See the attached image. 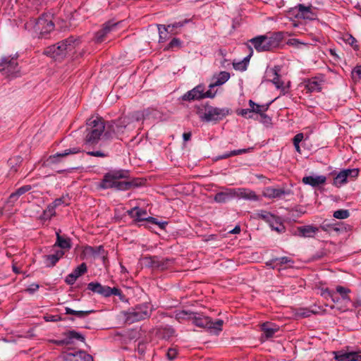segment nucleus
<instances>
[{"label": "nucleus", "instance_id": "1", "mask_svg": "<svg viewBox=\"0 0 361 361\" xmlns=\"http://www.w3.org/2000/svg\"><path fill=\"white\" fill-rule=\"evenodd\" d=\"M130 171L119 169L111 170L106 173L98 184V188L104 190L114 189L118 191L129 190L141 186L143 181L140 178L129 179Z\"/></svg>", "mask_w": 361, "mask_h": 361}, {"label": "nucleus", "instance_id": "2", "mask_svg": "<svg viewBox=\"0 0 361 361\" xmlns=\"http://www.w3.org/2000/svg\"><path fill=\"white\" fill-rule=\"evenodd\" d=\"M284 38L283 32H276L264 35H258L249 42L258 52L269 51L279 47Z\"/></svg>", "mask_w": 361, "mask_h": 361}, {"label": "nucleus", "instance_id": "3", "mask_svg": "<svg viewBox=\"0 0 361 361\" xmlns=\"http://www.w3.org/2000/svg\"><path fill=\"white\" fill-rule=\"evenodd\" d=\"M106 129L104 121L102 117H91L86 122L84 143L86 145H95L98 143Z\"/></svg>", "mask_w": 361, "mask_h": 361}, {"label": "nucleus", "instance_id": "4", "mask_svg": "<svg viewBox=\"0 0 361 361\" xmlns=\"http://www.w3.org/2000/svg\"><path fill=\"white\" fill-rule=\"evenodd\" d=\"M79 44V40L73 36L63 39L58 43L47 47L43 54L55 60L63 59L68 51H71Z\"/></svg>", "mask_w": 361, "mask_h": 361}, {"label": "nucleus", "instance_id": "5", "mask_svg": "<svg viewBox=\"0 0 361 361\" xmlns=\"http://www.w3.org/2000/svg\"><path fill=\"white\" fill-rule=\"evenodd\" d=\"M181 314L188 315V319L192 320V324L200 328L207 329L211 333L219 334L222 331L224 321L222 319H217L213 322L209 317L204 316L202 314L192 312L182 311Z\"/></svg>", "mask_w": 361, "mask_h": 361}, {"label": "nucleus", "instance_id": "6", "mask_svg": "<svg viewBox=\"0 0 361 361\" xmlns=\"http://www.w3.org/2000/svg\"><path fill=\"white\" fill-rule=\"evenodd\" d=\"M54 23L50 14L44 13L37 19L30 18L25 24V29H33L36 33H39L42 37H45L54 29Z\"/></svg>", "mask_w": 361, "mask_h": 361}, {"label": "nucleus", "instance_id": "7", "mask_svg": "<svg viewBox=\"0 0 361 361\" xmlns=\"http://www.w3.org/2000/svg\"><path fill=\"white\" fill-rule=\"evenodd\" d=\"M130 123V119L128 116H122L117 120L108 122L104 133V137L106 139H111L114 137H118L119 135L124 133Z\"/></svg>", "mask_w": 361, "mask_h": 361}, {"label": "nucleus", "instance_id": "8", "mask_svg": "<svg viewBox=\"0 0 361 361\" xmlns=\"http://www.w3.org/2000/svg\"><path fill=\"white\" fill-rule=\"evenodd\" d=\"M231 114V109L228 107L218 108L205 104L204 113L200 116L201 121L205 122H217L223 120Z\"/></svg>", "mask_w": 361, "mask_h": 361}, {"label": "nucleus", "instance_id": "9", "mask_svg": "<svg viewBox=\"0 0 361 361\" xmlns=\"http://www.w3.org/2000/svg\"><path fill=\"white\" fill-rule=\"evenodd\" d=\"M87 289L104 298H109L111 295H116L118 296L121 301H125L126 300V295L123 293L120 288L116 287L111 288L108 286H103L97 281H92L89 283L87 284Z\"/></svg>", "mask_w": 361, "mask_h": 361}, {"label": "nucleus", "instance_id": "10", "mask_svg": "<svg viewBox=\"0 0 361 361\" xmlns=\"http://www.w3.org/2000/svg\"><path fill=\"white\" fill-rule=\"evenodd\" d=\"M152 312V307L149 302L136 305L127 313V319L130 322H136L149 318Z\"/></svg>", "mask_w": 361, "mask_h": 361}, {"label": "nucleus", "instance_id": "11", "mask_svg": "<svg viewBox=\"0 0 361 361\" xmlns=\"http://www.w3.org/2000/svg\"><path fill=\"white\" fill-rule=\"evenodd\" d=\"M20 68L18 56H3L0 59V72L6 77H16Z\"/></svg>", "mask_w": 361, "mask_h": 361}, {"label": "nucleus", "instance_id": "12", "mask_svg": "<svg viewBox=\"0 0 361 361\" xmlns=\"http://www.w3.org/2000/svg\"><path fill=\"white\" fill-rule=\"evenodd\" d=\"M75 341L84 343L85 336L75 330L67 331L63 334V338L59 340H52L51 342L59 346L67 345L74 343Z\"/></svg>", "mask_w": 361, "mask_h": 361}, {"label": "nucleus", "instance_id": "13", "mask_svg": "<svg viewBox=\"0 0 361 361\" xmlns=\"http://www.w3.org/2000/svg\"><path fill=\"white\" fill-rule=\"evenodd\" d=\"M295 14L296 18H302L304 20H314L317 18V13L312 9V6H306L304 4H298L293 10Z\"/></svg>", "mask_w": 361, "mask_h": 361}, {"label": "nucleus", "instance_id": "14", "mask_svg": "<svg viewBox=\"0 0 361 361\" xmlns=\"http://www.w3.org/2000/svg\"><path fill=\"white\" fill-rule=\"evenodd\" d=\"M325 82L324 75L319 74L305 81V89L310 92H321L322 85Z\"/></svg>", "mask_w": 361, "mask_h": 361}, {"label": "nucleus", "instance_id": "15", "mask_svg": "<svg viewBox=\"0 0 361 361\" xmlns=\"http://www.w3.org/2000/svg\"><path fill=\"white\" fill-rule=\"evenodd\" d=\"M118 23H113L112 21H108L105 23L102 28L95 33V40L97 43L104 42L109 33L116 30Z\"/></svg>", "mask_w": 361, "mask_h": 361}, {"label": "nucleus", "instance_id": "16", "mask_svg": "<svg viewBox=\"0 0 361 361\" xmlns=\"http://www.w3.org/2000/svg\"><path fill=\"white\" fill-rule=\"evenodd\" d=\"M203 90H204V85L200 84L185 93L181 97L182 100L191 102L202 99Z\"/></svg>", "mask_w": 361, "mask_h": 361}, {"label": "nucleus", "instance_id": "17", "mask_svg": "<svg viewBox=\"0 0 361 361\" xmlns=\"http://www.w3.org/2000/svg\"><path fill=\"white\" fill-rule=\"evenodd\" d=\"M80 147H73L65 149L63 152H58L55 154L50 155L47 159L48 164H56L61 161V158L66 157L71 154H75L81 152Z\"/></svg>", "mask_w": 361, "mask_h": 361}, {"label": "nucleus", "instance_id": "18", "mask_svg": "<svg viewBox=\"0 0 361 361\" xmlns=\"http://www.w3.org/2000/svg\"><path fill=\"white\" fill-rule=\"evenodd\" d=\"M234 190V197L242 198L246 200L251 201H259L260 197L256 194V192L249 188H233Z\"/></svg>", "mask_w": 361, "mask_h": 361}, {"label": "nucleus", "instance_id": "19", "mask_svg": "<svg viewBox=\"0 0 361 361\" xmlns=\"http://www.w3.org/2000/svg\"><path fill=\"white\" fill-rule=\"evenodd\" d=\"M290 190L284 188H275L267 187L263 191V195L270 199L281 198L284 195H290Z\"/></svg>", "mask_w": 361, "mask_h": 361}, {"label": "nucleus", "instance_id": "20", "mask_svg": "<svg viewBox=\"0 0 361 361\" xmlns=\"http://www.w3.org/2000/svg\"><path fill=\"white\" fill-rule=\"evenodd\" d=\"M326 181V177L324 176H307L302 179V182L305 185H309L313 188L324 185Z\"/></svg>", "mask_w": 361, "mask_h": 361}, {"label": "nucleus", "instance_id": "21", "mask_svg": "<svg viewBox=\"0 0 361 361\" xmlns=\"http://www.w3.org/2000/svg\"><path fill=\"white\" fill-rule=\"evenodd\" d=\"M261 330L263 331L266 339H269L273 338L274 334L279 331V326L274 323L267 322L261 325Z\"/></svg>", "mask_w": 361, "mask_h": 361}, {"label": "nucleus", "instance_id": "22", "mask_svg": "<svg viewBox=\"0 0 361 361\" xmlns=\"http://www.w3.org/2000/svg\"><path fill=\"white\" fill-rule=\"evenodd\" d=\"M65 252L61 250L55 251L54 254L44 255V259L47 267H53L63 257Z\"/></svg>", "mask_w": 361, "mask_h": 361}, {"label": "nucleus", "instance_id": "23", "mask_svg": "<svg viewBox=\"0 0 361 361\" xmlns=\"http://www.w3.org/2000/svg\"><path fill=\"white\" fill-rule=\"evenodd\" d=\"M84 253L85 255L97 257L101 255L104 260L106 258V252L104 249L103 245H99L97 247H92L90 245H87L85 247Z\"/></svg>", "mask_w": 361, "mask_h": 361}, {"label": "nucleus", "instance_id": "24", "mask_svg": "<svg viewBox=\"0 0 361 361\" xmlns=\"http://www.w3.org/2000/svg\"><path fill=\"white\" fill-rule=\"evenodd\" d=\"M319 228L312 225L302 226L297 228L298 235L303 238H313Z\"/></svg>", "mask_w": 361, "mask_h": 361}, {"label": "nucleus", "instance_id": "25", "mask_svg": "<svg viewBox=\"0 0 361 361\" xmlns=\"http://www.w3.org/2000/svg\"><path fill=\"white\" fill-rule=\"evenodd\" d=\"M233 188H228L224 192H217L214 196V201L218 203H225L234 198Z\"/></svg>", "mask_w": 361, "mask_h": 361}, {"label": "nucleus", "instance_id": "26", "mask_svg": "<svg viewBox=\"0 0 361 361\" xmlns=\"http://www.w3.org/2000/svg\"><path fill=\"white\" fill-rule=\"evenodd\" d=\"M67 355L70 361H94L93 357L84 350Z\"/></svg>", "mask_w": 361, "mask_h": 361}, {"label": "nucleus", "instance_id": "27", "mask_svg": "<svg viewBox=\"0 0 361 361\" xmlns=\"http://www.w3.org/2000/svg\"><path fill=\"white\" fill-rule=\"evenodd\" d=\"M272 71L274 77L271 80V82L278 90H281L283 94H285L286 92V87H284L283 81L281 79V75L279 74V68H278L276 66H274V68L272 69Z\"/></svg>", "mask_w": 361, "mask_h": 361}, {"label": "nucleus", "instance_id": "28", "mask_svg": "<svg viewBox=\"0 0 361 361\" xmlns=\"http://www.w3.org/2000/svg\"><path fill=\"white\" fill-rule=\"evenodd\" d=\"M335 359L337 361H357V352L343 353L339 351L335 353Z\"/></svg>", "mask_w": 361, "mask_h": 361}, {"label": "nucleus", "instance_id": "29", "mask_svg": "<svg viewBox=\"0 0 361 361\" xmlns=\"http://www.w3.org/2000/svg\"><path fill=\"white\" fill-rule=\"evenodd\" d=\"M175 262L174 258H162L159 257L156 270L164 271L171 268Z\"/></svg>", "mask_w": 361, "mask_h": 361}, {"label": "nucleus", "instance_id": "30", "mask_svg": "<svg viewBox=\"0 0 361 361\" xmlns=\"http://www.w3.org/2000/svg\"><path fill=\"white\" fill-rule=\"evenodd\" d=\"M251 149H252V148L240 149L232 150V151H231L229 152H226V153H224V154H223L221 155H219V156H216V157H214L213 160L214 161H219L221 159H228V158L233 157V156L240 155V154H245V153L249 152Z\"/></svg>", "mask_w": 361, "mask_h": 361}, {"label": "nucleus", "instance_id": "31", "mask_svg": "<svg viewBox=\"0 0 361 361\" xmlns=\"http://www.w3.org/2000/svg\"><path fill=\"white\" fill-rule=\"evenodd\" d=\"M267 224H269L272 230L276 231L279 233H282L286 231V227L279 216L274 215L271 221L268 222Z\"/></svg>", "mask_w": 361, "mask_h": 361}, {"label": "nucleus", "instance_id": "32", "mask_svg": "<svg viewBox=\"0 0 361 361\" xmlns=\"http://www.w3.org/2000/svg\"><path fill=\"white\" fill-rule=\"evenodd\" d=\"M61 231L56 233V241L54 244V247H59L61 249H70L71 247V241L69 238H63L60 235Z\"/></svg>", "mask_w": 361, "mask_h": 361}, {"label": "nucleus", "instance_id": "33", "mask_svg": "<svg viewBox=\"0 0 361 361\" xmlns=\"http://www.w3.org/2000/svg\"><path fill=\"white\" fill-rule=\"evenodd\" d=\"M331 175H334V178L332 182V185L336 188H340L343 184H345L348 181L346 180L345 174H343L341 171L338 173H336V171H334L331 173Z\"/></svg>", "mask_w": 361, "mask_h": 361}, {"label": "nucleus", "instance_id": "34", "mask_svg": "<svg viewBox=\"0 0 361 361\" xmlns=\"http://www.w3.org/2000/svg\"><path fill=\"white\" fill-rule=\"evenodd\" d=\"M32 187L30 185H23L19 188H18L14 192L11 193L9 196V199L11 201H16L20 196L25 194V192L30 191Z\"/></svg>", "mask_w": 361, "mask_h": 361}, {"label": "nucleus", "instance_id": "35", "mask_svg": "<svg viewBox=\"0 0 361 361\" xmlns=\"http://www.w3.org/2000/svg\"><path fill=\"white\" fill-rule=\"evenodd\" d=\"M65 312L66 314H71L75 315L78 318H85L87 317L91 313L94 312V310H86V311H82V310H74L70 307H65Z\"/></svg>", "mask_w": 361, "mask_h": 361}, {"label": "nucleus", "instance_id": "36", "mask_svg": "<svg viewBox=\"0 0 361 361\" xmlns=\"http://www.w3.org/2000/svg\"><path fill=\"white\" fill-rule=\"evenodd\" d=\"M270 104L271 102L263 105L257 104L252 113H256L260 115L262 118L270 120V118L264 114L268 110Z\"/></svg>", "mask_w": 361, "mask_h": 361}, {"label": "nucleus", "instance_id": "37", "mask_svg": "<svg viewBox=\"0 0 361 361\" xmlns=\"http://www.w3.org/2000/svg\"><path fill=\"white\" fill-rule=\"evenodd\" d=\"M320 228L324 231L331 233L332 231L338 232L343 229V228L338 224H326L324 222Z\"/></svg>", "mask_w": 361, "mask_h": 361}, {"label": "nucleus", "instance_id": "38", "mask_svg": "<svg viewBox=\"0 0 361 361\" xmlns=\"http://www.w3.org/2000/svg\"><path fill=\"white\" fill-rule=\"evenodd\" d=\"M159 34V42H164L167 38V35L170 32V26L165 25H158Z\"/></svg>", "mask_w": 361, "mask_h": 361}, {"label": "nucleus", "instance_id": "39", "mask_svg": "<svg viewBox=\"0 0 361 361\" xmlns=\"http://www.w3.org/2000/svg\"><path fill=\"white\" fill-rule=\"evenodd\" d=\"M336 291L341 295V299H343V300H350L348 294L351 292V290L349 288L341 286H337L336 287Z\"/></svg>", "mask_w": 361, "mask_h": 361}, {"label": "nucleus", "instance_id": "40", "mask_svg": "<svg viewBox=\"0 0 361 361\" xmlns=\"http://www.w3.org/2000/svg\"><path fill=\"white\" fill-rule=\"evenodd\" d=\"M55 208L51 204H49L47 209L44 210L43 214L40 216V219L42 220H49L52 216H55Z\"/></svg>", "mask_w": 361, "mask_h": 361}, {"label": "nucleus", "instance_id": "41", "mask_svg": "<svg viewBox=\"0 0 361 361\" xmlns=\"http://www.w3.org/2000/svg\"><path fill=\"white\" fill-rule=\"evenodd\" d=\"M231 75L228 72L221 71L216 76V85L219 86L226 83L230 78Z\"/></svg>", "mask_w": 361, "mask_h": 361}, {"label": "nucleus", "instance_id": "42", "mask_svg": "<svg viewBox=\"0 0 361 361\" xmlns=\"http://www.w3.org/2000/svg\"><path fill=\"white\" fill-rule=\"evenodd\" d=\"M158 259L159 257L156 255L145 257V266L152 269H156Z\"/></svg>", "mask_w": 361, "mask_h": 361}, {"label": "nucleus", "instance_id": "43", "mask_svg": "<svg viewBox=\"0 0 361 361\" xmlns=\"http://www.w3.org/2000/svg\"><path fill=\"white\" fill-rule=\"evenodd\" d=\"M317 313V310H310L309 308H300L297 310V315L302 318L309 317L312 314H316Z\"/></svg>", "mask_w": 361, "mask_h": 361}, {"label": "nucleus", "instance_id": "44", "mask_svg": "<svg viewBox=\"0 0 361 361\" xmlns=\"http://www.w3.org/2000/svg\"><path fill=\"white\" fill-rule=\"evenodd\" d=\"M161 334L162 335L163 338L169 339L171 337H173L176 334V331L171 326H165L161 329Z\"/></svg>", "mask_w": 361, "mask_h": 361}, {"label": "nucleus", "instance_id": "45", "mask_svg": "<svg viewBox=\"0 0 361 361\" xmlns=\"http://www.w3.org/2000/svg\"><path fill=\"white\" fill-rule=\"evenodd\" d=\"M274 215V214L265 210H260L257 213V217L267 223L271 221Z\"/></svg>", "mask_w": 361, "mask_h": 361}, {"label": "nucleus", "instance_id": "46", "mask_svg": "<svg viewBox=\"0 0 361 361\" xmlns=\"http://www.w3.org/2000/svg\"><path fill=\"white\" fill-rule=\"evenodd\" d=\"M135 224L139 222H143L145 221L147 219V211L144 209H140L138 207V209H136L135 215Z\"/></svg>", "mask_w": 361, "mask_h": 361}, {"label": "nucleus", "instance_id": "47", "mask_svg": "<svg viewBox=\"0 0 361 361\" xmlns=\"http://www.w3.org/2000/svg\"><path fill=\"white\" fill-rule=\"evenodd\" d=\"M87 271V267L85 263H82L79 266H78L75 269H73L72 273L76 276V278L80 277L82 274H85Z\"/></svg>", "mask_w": 361, "mask_h": 361}, {"label": "nucleus", "instance_id": "48", "mask_svg": "<svg viewBox=\"0 0 361 361\" xmlns=\"http://www.w3.org/2000/svg\"><path fill=\"white\" fill-rule=\"evenodd\" d=\"M350 216V212L348 209H338L334 212L333 216L338 219H345Z\"/></svg>", "mask_w": 361, "mask_h": 361}, {"label": "nucleus", "instance_id": "49", "mask_svg": "<svg viewBox=\"0 0 361 361\" xmlns=\"http://www.w3.org/2000/svg\"><path fill=\"white\" fill-rule=\"evenodd\" d=\"M343 174H345L346 180L348 181V178H354L358 176L359 175V169H348L341 170Z\"/></svg>", "mask_w": 361, "mask_h": 361}, {"label": "nucleus", "instance_id": "50", "mask_svg": "<svg viewBox=\"0 0 361 361\" xmlns=\"http://www.w3.org/2000/svg\"><path fill=\"white\" fill-rule=\"evenodd\" d=\"M345 41L350 44L355 50L359 49L357 39L351 35H347Z\"/></svg>", "mask_w": 361, "mask_h": 361}, {"label": "nucleus", "instance_id": "51", "mask_svg": "<svg viewBox=\"0 0 361 361\" xmlns=\"http://www.w3.org/2000/svg\"><path fill=\"white\" fill-rule=\"evenodd\" d=\"M66 197H68V195H66V196H62L59 198H56L51 204L56 209V207L65 204L66 206H68L69 204L68 202H66Z\"/></svg>", "mask_w": 361, "mask_h": 361}, {"label": "nucleus", "instance_id": "52", "mask_svg": "<svg viewBox=\"0 0 361 361\" xmlns=\"http://www.w3.org/2000/svg\"><path fill=\"white\" fill-rule=\"evenodd\" d=\"M272 262H275L276 264V265H278V264L283 265V264H288L289 263H291V264L293 263V260L288 257H282L275 258V259H272Z\"/></svg>", "mask_w": 361, "mask_h": 361}, {"label": "nucleus", "instance_id": "53", "mask_svg": "<svg viewBox=\"0 0 361 361\" xmlns=\"http://www.w3.org/2000/svg\"><path fill=\"white\" fill-rule=\"evenodd\" d=\"M233 67L235 70L239 71H245L247 68V65L244 63V61H238V62H233Z\"/></svg>", "mask_w": 361, "mask_h": 361}, {"label": "nucleus", "instance_id": "54", "mask_svg": "<svg viewBox=\"0 0 361 361\" xmlns=\"http://www.w3.org/2000/svg\"><path fill=\"white\" fill-rule=\"evenodd\" d=\"M320 295L325 299H329L332 296L333 290H330L329 288H320Z\"/></svg>", "mask_w": 361, "mask_h": 361}, {"label": "nucleus", "instance_id": "55", "mask_svg": "<svg viewBox=\"0 0 361 361\" xmlns=\"http://www.w3.org/2000/svg\"><path fill=\"white\" fill-rule=\"evenodd\" d=\"M177 355H178L177 350L175 348H169V350H167V353H166L167 359L170 361L174 360L176 358Z\"/></svg>", "mask_w": 361, "mask_h": 361}, {"label": "nucleus", "instance_id": "56", "mask_svg": "<svg viewBox=\"0 0 361 361\" xmlns=\"http://www.w3.org/2000/svg\"><path fill=\"white\" fill-rule=\"evenodd\" d=\"M87 154L92 156V157H108V154L103 152V151H89L87 152Z\"/></svg>", "mask_w": 361, "mask_h": 361}, {"label": "nucleus", "instance_id": "57", "mask_svg": "<svg viewBox=\"0 0 361 361\" xmlns=\"http://www.w3.org/2000/svg\"><path fill=\"white\" fill-rule=\"evenodd\" d=\"M252 112H251L249 109H240V110L237 111V114L238 115H240L243 117L246 118H252Z\"/></svg>", "mask_w": 361, "mask_h": 361}, {"label": "nucleus", "instance_id": "58", "mask_svg": "<svg viewBox=\"0 0 361 361\" xmlns=\"http://www.w3.org/2000/svg\"><path fill=\"white\" fill-rule=\"evenodd\" d=\"M78 278L71 272L69 274L65 279V282L68 285H73L75 283Z\"/></svg>", "mask_w": 361, "mask_h": 361}, {"label": "nucleus", "instance_id": "59", "mask_svg": "<svg viewBox=\"0 0 361 361\" xmlns=\"http://www.w3.org/2000/svg\"><path fill=\"white\" fill-rule=\"evenodd\" d=\"M181 42L178 38H173L171 39V41L169 42L168 45L169 49H173V47H178L180 46Z\"/></svg>", "mask_w": 361, "mask_h": 361}, {"label": "nucleus", "instance_id": "60", "mask_svg": "<svg viewBox=\"0 0 361 361\" xmlns=\"http://www.w3.org/2000/svg\"><path fill=\"white\" fill-rule=\"evenodd\" d=\"M39 288V286L37 283H32L27 289L26 291L30 294H33L36 292Z\"/></svg>", "mask_w": 361, "mask_h": 361}, {"label": "nucleus", "instance_id": "61", "mask_svg": "<svg viewBox=\"0 0 361 361\" xmlns=\"http://www.w3.org/2000/svg\"><path fill=\"white\" fill-rule=\"evenodd\" d=\"M216 91L212 92L211 90H209L207 91L204 92V90H203L202 99L214 98L216 96Z\"/></svg>", "mask_w": 361, "mask_h": 361}, {"label": "nucleus", "instance_id": "62", "mask_svg": "<svg viewBox=\"0 0 361 361\" xmlns=\"http://www.w3.org/2000/svg\"><path fill=\"white\" fill-rule=\"evenodd\" d=\"M304 135L302 133L296 134L293 138V144H300V142L303 140Z\"/></svg>", "mask_w": 361, "mask_h": 361}, {"label": "nucleus", "instance_id": "63", "mask_svg": "<svg viewBox=\"0 0 361 361\" xmlns=\"http://www.w3.org/2000/svg\"><path fill=\"white\" fill-rule=\"evenodd\" d=\"M136 209H138V207H135L129 210H128L126 212V213L128 214V215L133 219V221L135 223V219H136V216H135V213H136Z\"/></svg>", "mask_w": 361, "mask_h": 361}, {"label": "nucleus", "instance_id": "64", "mask_svg": "<svg viewBox=\"0 0 361 361\" xmlns=\"http://www.w3.org/2000/svg\"><path fill=\"white\" fill-rule=\"evenodd\" d=\"M45 319L47 322H58V321L62 320L63 319L61 318V317H60L59 315H56V316L49 315V316L45 317Z\"/></svg>", "mask_w": 361, "mask_h": 361}]
</instances>
